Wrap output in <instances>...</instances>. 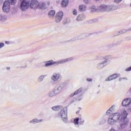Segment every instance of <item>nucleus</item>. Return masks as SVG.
Listing matches in <instances>:
<instances>
[{
  "instance_id": "f257e3e1",
  "label": "nucleus",
  "mask_w": 131,
  "mask_h": 131,
  "mask_svg": "<svg viewBox=\"0 0 131 131\" xmlns=\"http://www.w3.org/2000/svg\"><path fill=\"white\" fill-rule=\"evenodd\" d=\"M72 60H73V57H70L58 61H54L53 60H51L45 62V67H49L52 66V65H56V66H58V65H60V64L67 63V62H70V61H72Z\"/></svg>"
},
{
  "instance_id": "f03ea898",
  "label": "nucleus",
  "mask_w": 131,
  "mask_h": 131,
  "mask_svg": "<svg viewBox=\"0 0 131 131\" xmlns=\"http://www.w3.org/2000/svg\"><path fill=\"white\" fill-rule=\"evenodd\" d=\"M118 9L116 6L102 5L98 7V11L104 13V12H110V11H115Z\"/></svg>"
},
{
  "instance_id": "7ed1b4c3",
  "label": "nucleus",
  "mask_w": 131,
  "mask_h": 131,
  "mask_svg": "<svg viewBox=\"0 0 131 131\" xmlns=\"http://www.w3.org/2000/svg\"><path fill=\"white\" fill-rule=\"evenodd\" d=\"M67 107H64L60 112L59 115L61 117V119L64 123L68 122V118L67 117Z\"/></svg>"
},
{
  "instance_id": "20e7f679",
  "label": "nucleus",
  "mask_w": 131,
  "mask_h": 131,
  "mask_svg": "<svg viewBox=\"0 0 131 131\" xmlns=\"http://www.w3.org/2000/svg\"><path fill=\"white\" fill-rule=\"evenodd\" d=\"M123 113L124 114V116L123 118H121L119 120V122L120 123V126L121 128H125L126 126H127V121L126 120V117L127 116V113L125 111H123Z\"/></svg>"
},
{
  "instance_id": "39448f33",
  "label": "nucleus",
  "mask_w": 131,
  "mask_h": 131,
  "mask_svg": "<svg viewBox=\"0 0 131 131\" xmlns=\"http://www.w3.org/2000/svg\"><path fill=\"white\" fill-rule=\"evenodd\" d=\"M30 6V2L28 0H24L23 2L20 4L19 6V9L23 11V12H25Z\"/></svg>"
},
{
  "instance_id": "423d86ee",
  "label": "nucleus",
  "mask_w": 131,
  "mask_h": 131,
  "mask_svg": "<svg viewBox=\"0 0 131 131\" xmlns=\"http://www.w3.org/2000/svg\"><path fill=\"white\" fill-rule=\"evenodd\" d=\"M10 1H5L3 3V11L5 13H9L10 12V10H11Z\"/></svg>"
},
{
  "instance_id": "0eeeda50",
  "label": "nucleus",
  "mask_w": 131,
  "mask_h": 131,
  "mask_svg": "<svg viewBox=\"0 0 131 131\" xmlns=\"http://www.w3.org/2000/svg\"><path fill=\"white\" fill-rule=\"evenodd\" d=\"M64 88H65V84L64 83H61L60 84V85L56 86L54 89L55 93L56 94V95L60 94V93L62 92V90Z\"/></svg>"
},
{
  "instance_id": "6e6552de",
  "label": "nucleus",
  "mask_w": 131,
  "mask_h": 131,
  "mask_svg": "<svg viewBox=\"0 0 131 131\" xmlns=\"http://www.w3.org/2000/svg\"><path fill=\"white\" fill-rule=\"evenodd\" d=\"M123 115L121 116L119 113H116L112 114L111 116L113 117V118L115 120L116 122H117L118 120H120L121 118H123V116H124V114L123 113Z\"/></svg>"
},
{
  "instance_id": "1a4fd4ad",
  "label": "nucleus",
  "mask_w": 131,
  "mask_h": 131,
  "mask_svg": "<svg viewBox=\"0 0 131 131\" xmlns=\"http://www.w3.org/2000/svg\"><path fill=\"white\" fill-rule=\"evenodd\" d=\"M62 19H63V12L59 11L55 16V22H56V23H60Z\"/></svg>"
},
{
  "instance_id": "9d476101",
  "label": "nucleus",
  "mask_w": 131,
  "mask_h": 131,
  "mask_svg": "<svg viewBox=\"0 0 131 131\" xmlns=\"http://www.w3.org/2000/svg\"><path fill=\"white\" fill-rule=\"evenodd\" d=\"M130 104H131L130 98H125L122 102V105L123 106V107H127V106H129V105H130Z\"/></svg>"
},
{
  "instance_id": "9b49d317",
  "label": "nucleus",
  "mask_w": 131,
  "mask_h": 131,
  "mask_svg": "<svg viewBox=\"0 0 131 131\" xmlns=\"http://www.w3.org/2000/svg\"><path fill=\"white\" fill-rule=\"evenodd\" d=\"M30 7L31 9H33L34 10L36 9L38 7V1L36 0H32L30 4Z\"/></svg>"
},
{
  "instance_id": "f8f14e48",
  "label": "nucleus",
  "mask_w": 131,
  "mask_h": 131,
  "mask_svg": "<svg viewBox=\"0 0 131 131\" xmlns=\"http://www.w3.org/2000/svg\"><path fill=\"white\" fill-rule=\"evenodd\" d=\"M107 65V60H104L102 62L99 63L97 64V68L98 69H103V68L105 67Z\"/></svg>"
},
{
  "instance_id": "ddd939ff",
  "label": "nucleus",
  "mask_w": 131,
  "mask_h": 131,
  "mask_svg": "<svg viewBox=\"0 0 131 131\" xmlns=\"http://www.w3.org/2000/svg\"><path fill=\"white\" fill-rule=\"evenodd\" d=\"M59 78H60V74L57 73H53V75L51 76V79L53 81H57V80H59Z\"/></svg>"
},
{
  "instance_id": "4468645a",
  "label": "nucleus",
  "mask_w": 131,
  "mask_h": 131,
  "mask_svg": "<svg viewBox=\"0 0 131 131\" xmlns=\"http://www.w3.org/2000/svg\"><path fill=\"white\" fill-rule=\"evenodd\" d=\"M43 120L42 119H38L37 118H35L32 119L30 121V123L31 124H35L36 123H39L40 122H42Z\"/></svg>"
},
{
  "instance_id": "2eb2a0df",
  "label": "nucleus",
  "mask_w": 131,
  "mask_h": 131,
  "mask_svg": "<svg viewBox=\"0 0 131 131\" xmlns=\"http://www.w3.org/2000/svg\"><path fill=\"white\" fill-rule=\"evenodd\" d=\"M117 74H114L111 76L108 77L105 79L106 81H110L111 80H113V79H116L117 78Z\"/></svg>"
},
{
  "instance_id": "dca6fc26",
  "label": "nucleus",
  "mask_w": 131,
  "mask_h": 131,
  "mask_svg": "<svg viewBox=\"0 0 131 131\" xmlns=\"http://www.w3.org/2000/svg\"><path fill=\"white\" fill-rule=\"evenodd\" d=\"M107 121H108V123L111 125H113L114 124H115V123H116V121L114 118H113L112 117H111V116L109 117Z\"/></svg>"
},
{
  "instance_id": "f3484780",
  "label": "nucleus",
  "mask_w": 131,
  "mask_h": 131,
  "mask_svg": "<svg viewBox=\"0 0 131 131\" xmlns=\"http://www.w3.org/2000/svg\"><path fill=\"white\" fill-rule=\"evenodd\" d=\"M85 19V15L83 14H81L79 15L77 17V21H82V20H84Z\"/></svg>"
},
{
  "instance_id": "a211bd4d",
  "label": "nucleus",
  "mask_w": 131,
  "mask_h": 131,
  "mask_svg": "<svg viewBox=\"0 0 131 131\" xmlns=\"http://www.w3.org/2000/svg\"><path fill=\"white\" fill-rule=\"evenodd\" d=\"M114 108H115L114 105H113L110 107L106 112V115H110V114H112V113H113Z\"/></svg>"
},
{
  "instance_id": "6ab92c4d",
  "label": "nucleus",
  "mask_w": 131,
  "mask_h": 131,
  "mask_svg": "<svg viewBox=\"0 0 131 131\" xmlns=\"http://www.w3.org/2000/svg\"><path fill=\"white\" fill-rule=\"evenodd\" d=\"M81 92H82V88H80L76 92H75L74 93L71 94L70 97H73L74 96H75V95H78V94H80Z\"/></svg>"
},
{
  "instance_id": "aec40b11",
  "label": "nucleus",
  "mask_w": 131,
  "mask_h": 131,
  "mask_svg": "<svg viewBox=\"0 0 131 131\" xmlns=\"http://www.w3.org/2000/svg\"><path fill=\"white\" fill-rule=\"evenodd\" d=\"M86 9V6L84 5H80L79 6V10L80 12H84Z\"/></svg>"
},
{
  "instance_id": "412c9836",
  "label": "nucleus",
  "mask_w": 131,
  "mask_h": 131,
  "mask_svg": "<svg viewBox=\"0 0 131 131\" xmlns=\"http://www.w3.org/2000/svg\"><path fill=\"white\" fill-rule=\"evenodd\" d=\"M90 9H91V13H94V12H99L98 8L97 9V8H96V6H95V5L92 6L90 7Z\"/></svg>"
},
{
  "instance_id": "4be33fe9",
  "label": "nucleus",
  "mask_w": 131,
  "mask_h": 131,
  "mask_svg": "<svg viewBox=\"0 0 131 131\" xmlns=\"http://www.w3.org/2000/svg\"><path fill=\"white\" fill-rule=\"evenodd\" d=\"M68 5V0H63L61 2V7L62 8H66Z\"/></svg>"
},
{
  "instance_id": "5701e85b",
  "label": "nucleus",
  "mask_w": 131,
  "mask_h": 131,
  "mask_svg": "<svg viewBox=\"0 0 131 131\" xmlns=\"http://www.w3.org/2000/svg\"><path fill=\"white\" fill-rule=\"evenodd\" d=\"M53 110H54V111H59V110H60L62 109V106L61 105H58V106H53L52 107Z\"/></svg>"
},
{
  "instance_id": "b1692460",
  "label": "nucleus",
  "mask_w": 131,
  "mask_h": 131,
  "mask_svg": "<svg viewBox=\"0 0 131 131\" xmlns=\"http://www.w3.org/2000/svg\"><path fill=\"white\" fill-rule=\"evenodd\" d=\"M18 12V7L17 6L14 7L12 9V14L15 15L17 14V12Z\"/></svg>"
},
{
  "instance_id": "393cba45",
  "label": "nucleus",
  "mask_w": 131,
  "mask_h": 131,
  "mask_svg": "<svg viewBox=\"0 0 131 131\" xmlns=\"http://www.w3.org/2000/svg\"><path fill=\"white\" fill-rule=\"evenodd\" d=\"M0 20L2 22H4L8 18L7 15H0Z\"/></svg>"
},
{
  "instance_id": "a878e982",
  "label": "nucleus",
  "mask_w": 131,
  "mask_h": 131,
  "mask_svg": "<svg viewBox=\"0 0 131 131\" xmlns=\"http://www.w3.org/2000/svg\"><path fill=\"white\" fill-rule=\"evenodd\" d=\"M37 8H39V9H45L46 8V4H45V3H38Z\"/></svg>"
},
{
  "instance_id": "bb28decb",
  "label": "nucleus",
  "mask_w": 131,
  "mask_h": 131,
  "mask_svg": "<svg viewBox=\"0 0 131 131\" xmlns=\"http://www.w3.org/2000/svg\"><path fill=\"white\" fill-rule=\"evenodd\" d=\"M49 96L50 97H55V96H57V94L55 93V91H50L49 93Z\"/></svg>"
},
{
  "instance_id": "cd10ccee",
  "label": "nucleus",
  "mask_w": 131,
  "mask_h": 131,
  "mask_svg": "<svg viewBox=\"0 0 131 131\" xmlns=\"http://www.w3.org/2000/svg\"><path fill=\"white\" fill-rule=\"evenodd\" d=\"M56 14L55 10H51L49 12V17H53Z\"/></svg>"
},
{
  "instance_id": "c85d7f7f",
  "label": "nucleus",
  "mask_w": 131,
  "mask_h": 131,
  "mask_svg": "<svg viewBox=\"0 0 131 131\" xmlns=\"http://www.w3.org/2000/svg\"><path fill=\"white\" fill-rule=\"evenodd\" d=\"M78 121H79V118H76L74 120V124L75 125H78V124H79Z\"/></svg>"
},
{
  "instance_id": "c756f323",
  "label": "nucleus",
  "mask_w": 131,
  "mask_h": 131,
  "mask_svg": "<svg viewBox=\"0 0 131 131\" xmlns=\"http://www.w3.org/2000/svg\"><path fill=\"white\" fill-rule=\"evenodd\" d=\"M105 61H107V63H108V61L112 59V56H111V55H107L105 56Z\"/></svg>"
},
{
  "instance_id": "7c9ffc66",
  "label": "nucleus",
  "mask_w": 131,
  "mask_h": 131,
  "mask_svg": "<svg viewBox=\"0 0 131 131\" xmlns=\"http://www.w3.org/2000/svg\"><path fill=\"white\" fill-rule=\"evenodd\" d=\"M45 78V76L43 75H41L39 78H38V82H41L43 80V79Z\"/></svg>"
},
{
  "instance_id": "2f4dec72",
  "label": "nucleus",
  "mask_w": 131,
  "mask_h": 131,
  "mask_svg": "<svg viewBox=\"0 0 131 131\" xmlns=\"http://www.w3.org/2000/svg\"><path fill=\"white\" fill-rule=\"evenodd\" d=\"M11 5H15L17 3V0H9L8 1Z\"/></svg>"
},
{
  "instance_id": "473e14b6",
  "label": "nucleus",
  "mask_w": 131,
  "mask_h": 131,
  "mask_svg": "<svg viewBox=\"0 0 131 131\" xmlns=\"http://www.w3.org/2000/svg\"><path fill=\"white\" fill-rule=\"evenodd\" d=\"M69 22V18H66L63 20V24H67Z\"/></svg>"
},
{
  "instance_id": "72a5a7b5",
  "label": "nucleus",
  "mask_w": 131,
  "mask_h": 131,
  "mask_svg": "<svg viewBox=\"0 0 131 131\" xmlns=\"http://www.w3.org/2000/svg\"><path fill=\"white\" fill-rule=\"evenodd\" d=\"M5 47V43L4 42H0V49L4 48Z\"/></svg>"
},
{
  "instance_id": "f704fd0d",
  "label": "nucleus",
  "mask_w": 131,
  "mask_h": 131,
  "mask_svg": "<svg viewBox=\"0 0 131 131\" xmlns=\"http://www.w3.org/2000/svg\"><path fill=\"white\" fill-rule=\"evenodd\" d=\"M114 2L116 3V4H119L122 2V0H114Z\"/></svg>"
},
{
  "instance_id": "c9c22d12",
  "label": "nucleus",
  "mask_w": 131,
  "mask_h": 131,
  "mask_svg": "<svg viewBox=\"0 0 131 131\" xmlns=\"http://www.w3.org/2000/svg\"><path fill=\"white\" fill-rule=\"evenodd\" d=\"M73 15H75V16H76V15H77V11H76V10H74V11H73Z\"/></svg>"
},
{
  "instance_id": "e433bc0d",
  "label": "nucleus",
  "mask_w": 131,
  "mask_h": 131,
  "mask_svg": "<svg viewBox=\"0 0 131 131\" xmlns=\"http://www.w3.org/2000/svg\"><path fill=\"white\" fill-rule=\"evenodd\" d=\"M87 81H89L90 82H92L93 81V79L91 78H88L86 79Z\"/></svg>"
},
{
  "instance_id": "4c0bfd02",
  "label": "nucleus",
  "mask_w": 131,
  "mask_h": 131,
  "mask_svg": "<svg viewBox=\"0 0 131 131\" xmlns=\"http://www.w3.org/2000/svg\"><path fill=\"white\" fill-rule=\"evenodd\" d=\"M90 2V0H84V2L85 3V4H89Z\"/></svg>"
},
{
  "instance_id": "58836bf2",
  "label": "nucleus",
  "mask_w": 131,
  "mask_h": 131,
  "mask_svg": "<svg viewBox=\"0 0 131 131\" xmlns=\"http://www.w3.org/2000/svg\"><path fill=\"white\" fill-rule=\"evenodd\" d=\"M97 21L96 19H92L91 20V23H93V22H96Z\"/></svg>"
},
{
  "instance_id": "ea45409f",
  "label": "nucleus",
  "mask_w": 131,
  "mask_h": 131,
  "mask_svg": "<svg viewBox=\"0 0 131 131\" xmlns=\"http://www.w3.org/2000/svg\"><path fill=\"white\" fill-rule=\"evenodd\" d=\"M5 43H6V45H10V41H5Z\"/></svg>"
},
{
  "instance_id": "a19ab883",
  "label": "nucleus",
  "mask_w": 131,
  "mask_h": 131,
  "mask_svg": "<svg viewBox=\"0 0 131 131\" xmlns=\"http://www.w3.org/2000/svg\"><path fill=\"white\" fill-rule=\"evenodd\" d=\"M21 68H27V66H25L24 67H21Z\"/></svg>"
},
{
  "instance_id": "79ce46f5",
  "label": "nucleus",
  "mask_w": 131,
  "mask_h": 131,
  "mask_svg": "<svg viewBox=\"0 0 131 131\" xmlns=\"http://www.w3.org/2000/svg\"><path fill=\"white\" fill-rule=\"evenodd\" d=\"M6 69H7V70H10V69H11V68H10V67H7V68H6Z\"/></svg>"
},
{
  "instance_id": "37998d69",
  "label": "nucleus",
  "mask_w": 131,
  "mask_h": 131,
  "mask_svg": "<svg viewBox=\"0 0 131 131\" xmlns=\"http://www.w3.org/2000/svg\"><path fill=\"white\" fill-rule=\"evenodd\" d=\"M110 131H115V129H113V128H111Z\"/></svg>"
},
{
  "instance_id": "c03bdc74",
  "label": "nucleus",
  "mask_w": 131,
  "mask_h": 131,
  "mask_svg": "<svg viewBox=\"0 0 131 131\" xmlns=\"http://www.w3.org/2000/svg\"><path fill=\"white\" fill-rule=\"evenodd\" d=\"M122 80V78H120L119 79V81H121Z\"/></svg>"
},
{
  "instance_id": "a18cd8bd",
  "label": "nucleus",
  "mask_w": 131,
  "mask_h": 131,
  "mask_svg": "<svg viewBox=\"0 0 131 131\" xmlns=\"http://www.w3.org/2000/svg\"><path fill=\"white\" fill-rule=\"evenodd\" d=\"M122 79H125L126 80H127V78H123Z\"/></svg>"
},
{
  "instance_id": "49530a36",
  "label": "nucleus",
  "mask_w": 131,
  "mask_h": 131,
  "mask_svg": "<svg viewBox=\"0 0 131 131\" xmlns=\"http://www.w3.org/2000/svg\"><path fill=\"white\" fill-rule=\"evenodd\" d=\"M81 99H82V98H80V99H78V101H80V100H81Z\"/></svg>"
},
{
  "instance_id": "de8ad7c7",
  "label": "nucleus",
  "mask_w": 131,
  "mask_h": 131,
  "mask_svg": "<svg viewBox=\"0 0 131 131\" xmlns=\"http://www.w3.org/2000/svg\"><path fill=\"white\" fill-rule=\"evenodd\" d=\"M78 113H79V111H77V112H76V114H78Z\"/></svg>"
},
{
  "instance_id": "09e8293b",
  "label": "nucleus",
  "mask_w": 131,
  "mask_h": 131,
  "mask_svg": "<svg viewBox=\"0 0 131 131\" xmlns=\"http://www.w3.org/2000/svg\"><path fill=\"white\" fill-rule=\"evenodd\" d=\"M120 43V42H119L118 43H117V44H116V45H119Z\"/></svg>"
},
{
  "instance_id": "8fccbe9b",
  "label": "nucleus",
  "mask_w": 131,
  "mask_h": 131,
  "mask_svg": "<svg viewBox=\"0 0 131 131\" xmlns=\"http://www.w3.org/2000/svg\"><path fill=\"white\" fill-rule=\"evenodd\" d=\"M125 131H131V129L126 130Z\"/></svg>"
},
{
  "instance_id": "3c124183",
  "label": "nucleus",
  "mask_w": 131,
  "mask_h": 131,
  "mask_svg": "<svg viewBox=\"0 0 131 131\" xmlns=\"http://www.w3.org/2000/svg\"><path fill=\"white\" fill-rule=\"evenodd\" d=\"M83 122H84V120L82 121V123H83Z\"/></svg>"
}]
</instances>
